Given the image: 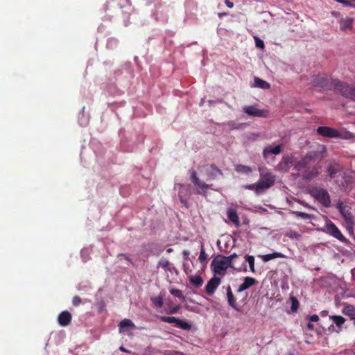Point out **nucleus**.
<instances>
[{
  "mask_svg": "<svg viewBox=\"0 0 355 355\" xmlns=\"http://www.w3.org/2000/svg\"><path fill=\"white\" fill-rule=\"evenodd\" d=\"M119 327L120 328V331H121V329L124 327L134 328L135 326V324L130 319H124L120 322Z\"/></svg>",
  "mask_w": 355,
  "mask_h": 355,
  "instance_id": "obj_30",
  "label": "nucleus"
},
{
  "mask_svg": "<svg viewBox=\"0 0 355 355\" xmlns=\"http://www.w3.org/2000/svg\"><path fill=\"white\" fill-rule=\"evenodd\" d=\"M254 38L256 46L259 49H263L264 48L263 42L257 37H254Z\"/></svg>",
  "mask_w": 355,
  "mask_h": 355,
  "instance_id": "obj_40",
  "label": "nucleus"
},
{
  "mask_svg": "<svg viewBox=\"0 0 355 355\" xmlns=\"http://www.w3.org/2000/svg\"><path fill=\"white\" fill-rule=\"evenodd\" d=\"M182 254H183L184 259H185V260L189 259V257L190 254V252L189 250H184L182 252Z\"/></svg>",
  "mask_w": 355,
  "mask_h": 355,
  "instance_id": "obj_46",
  "label": "nucleus"
},
{
  "mask_svg": "<svg viewBox=\"0 0 355 355\" xmlns=\"http://www.w3.org/2000/svg\"><path fill=\"white\" fill-rule=\"evenodd\" d=\"M353 1H354V2H355V0H353ZM354 7H355V4H354Z\"/></svg>",
  "mask_w": 355,
  "mask_h": 355,
  "instance_id": "obj_56",
  "label": "nucleus"
},
{
  "mask_svg": "<svg viewBox=\"0 0 355 355\" xmlns=\"http://www.w3.org/2000/svg\"><path fill=\"white\" fill-rule=\"evenodd\" d=\"M334 80L329 79L325 74H319L312 77L311 83L314 86L332 89Z\"/></svg>",
  "mask_w": 355,
  "mask_h": 355,
  "instance_id": "obj_7",
  "label": "nucleus"
},
{
  "mask_svg": "<svg viewBox=\"0 0 355 355\" xmlns=\"http://www.w3.org/2000/svg\"><path fill=\"white\" fill-rule=\"evenodd\" d=\"M317 133L324 137L327 138H347L349 132L340 131L335 128L327 126H320L316 130Z\"/></svg>",
  "mask_w": 355,
  "mask_h": 355,
  "instance_id": "obj_3",
  "label": "nucleus"
},
{
  "mask_svg": "<svg viewBox=\"0 0 355 355\" xmlns=\"http://www.w3.org/2000/svg\"><path fill=\"white\" fill-rule=\"evenodd\" d=\"M207 259H208V254L205 252L204 245L201 244L200 252L198 260L203 266H205L207 263Z\"/></svg>",
  "mask_w": 355,
  "mask_h": 355,
  "instance_id": "obj_25",
  "label": "nucleus"
},
{
  "mask_svg": "<svg viewBox=\"0 0 355 355\" xmlns=\"http://www.w3.org/2000/svg\"><path fill=\"white\" fill-rule=\"evenodd\" d=\"M342 169V166L338 163L333 161L329 164L327 172L331 178H334L341 172Z\"/></svg>",
  "mask_w": 355,
  "mask_h": 355,
  "instance_id": "obj_18",
  "label": "nucleus"
},
{
  "mask_svg": "<svg viewBox=\"0 0 355 355\" xmlns=\"http://www.w3.org/2000/svg\"><path fill=\"white\" fill-rule=\"evenodd\" d=\"M318 169L315 166L311 167L310 165L302 173V178L305 180H310L318 175Z\"/></svg>",
  "mask_w": 355,
  "mask_h": 355,
  "instance_id": "obj_19",
  "label": "nucleus"
},
{
  "mask_svg": "<svg viewBox=\"0 0 355 355\" xmlns=\"http://www.w3.org/2000/svg\"><path fill=\"white\" fill-rule=\"evenodd\" d=\"M261 257L264 262H267L276 258H283L284 256L280 252H273L262 255Z\"/></svg>",
  "mask_w": 355,
  "mask_h": 355,
  "instance_id": "obj_26",
  "label": "nucleus"
},
{
  "mask_svg": "<svg viewBox=\"0 0 355 355\" xmlns=\"http://www.w3.org/2000/svg\"><path fill=\"white\" fill-rule=\"evenodd\" d=\"M353 0H342V1H340V3L346 6H351V7H354V3H352Z\"/></svg>",
  "mask_w": 355,
  "mask_h": 355,
  "instance_id": "obj_43",
  "label": "nucleus"
},
{
  "mask_svg": "<svg viewBox=\"0 0 355 355\" xmlns=\"http://www.w3.org/2000/svg\"><path fill=\"white\" fill-rule=\"evenodd\" d=\"M327 232L341 242L346 243V238L342 234L341 232L336 227V225L331 220H329L326 224Z\"/></svg>",
  "mask_w": 355,
  "mask_h": 355,
  "instance_id": "obj_11",
  "label": "nucleus"
},
{
  "mask_svg": "<svg viewBox=\"0 0 355 355\" xmlns=\"http://www.w3.org/2000/svg\"><path fill=\"white\" fill-rule=\"evenodd\" d=\"M345 315H354L355 314V309L352 305L346 306L343 311Z\"/></svg>",
  "mask_w": 355,
  "mask_h": 355,
  "instance_id": "obj_37",
  "label": "nucleus"
},
{
  "mask_svg": "<svg viewBox=\"0 0 355 355\" xmlns=\"http://www.w3.org/2000/svg\"><path fill=\"white\" fill-rule=\"evenodd\" d=\"M225 288V286H223ZM226 292H227V300L229 305L232 307L234 309H235L237 311H241V308L237 305L236 302V298L233 294V292L232 291V288L230 286H227L225 287Z\"/></svg>",
  "mask_w": 355,
  "mask_h": 355,
  "instance_id": "obj_17",
  "label": "nucleus"
},
{
  "mask_svg": "<svg viewBox=\"0 0 355 355\" xmlns=\"http://www.w3.org/2000/svg\"><path fill=\"white\" fill-rule=\"evenodd\" d=\"M225 3L230 8H232L234 7L233 2L230 1V0H225Z\"/></svg>",
  "mask_w": 355,
  "mask_h": 355,
  "instance_id": "obj_47",
  "label": "nucleus"
},
{
  "mask_svg": "<svg viewBox=\"0 0 355 355\" xmlns=\"http://www.w3.org/2000/svg\"><path fill=\"white\" fill-rule=\"evenodd\" d=\"M340 213L347 223L352 222V215L349 210H347V209H346V208H345V210L341 211V212H340Z\"/></svg>",
  "mask_w": 355,
  "mask_h": 355,
  "instance_id": "obj_36",
  "label": "nucleus"
},
{
  "mask_svg": "<svg viewBox=\"0 0 355 355\" xmlns=\"http://www.w3.org/2000/svg\"><path fill=\"white\" fill-rule=\"evenodd\" d=\"M291 310L293 313H295L296 312L298 309H299V306H300V303H299V301L297 300V299L294 297V296H291Z\"/></svg>",
  "mask_w": 355,
  "mask_h": 355,
  "instance_id": "obj_33",
  "label": "nucleus"
},
{
  "mask_svg": "<svg viewBox=\"0 0 355 355\" xmlns=\"http://www.w3.org/2000/svg\"><path fill=\"white\" fill-rule=\"evenodd\" d=\"M71 319H72V316H71V314L67 311H64L62 312H61L59 315H58V323L60 324V325L62 326V327H66L67 325H69L71 321Z\"/></svg>",
  "mask_w": 355,
  "mask_h": 355,
  "instance_id": "obj_20",
  "label": "nucleus"
},
{
  "mask_svg": "<svg viewBox=\"0 0 355 355\" xmlns=\"http://www.w3.org/2000/svg\"><path fill=\"white\" fill-rule=\"evenodd\" d=\"M170 293L175 297H177L178 298H181L182 300L184 299V297L182 295V292L179 289L175 288H171L170 290Z\"/></svg>",
  "mask_w": 355,
  "mask_h": 355,
  "instance_id": "obj_39",
  "label": "nucleus"
},
{
  "mask_svg": "<svg viewBox=\"0 0 355 355\" xmlns=\"http://www.w3.org/2000/svg\"><path fill=\"white\" fill-rule=\"evenodd\" d=\"M81 302H82V300L79 296L76 295L73 297L72 304L73 306H78L81 304Z\"/></svg>",
  "mask_w": 355,
  "mask_h": 355,
  "instance_id": "obj_41",
  "label": "nucleus"
},
{
  "mask_svg": "<svg viewBox=\"0 0 355 355\" xmlns=\"http://www.w3.org/2000/svg\"><path fill=\"white\" fill-rule=\"evenodd\" d=\"M337 209L339 210L340 212H341V211H343L345 210V208H346L344 205H343V203L342 202H339L338 204H337Z\"/></svg>",
  "mask_w": 355,
  "mask_h": 355,
  "instance_id": "obj_45",
  "label": "nucleus"
},
{
  "mask_svg": "<svg viewBox=\"0 0 355 355\" xmlns=\"http://www.w3.org/2000/svg\"><path fill=\"white\" fill-rule=\"evenodd\" d=\"M205 175L207 180H213L217 178L218 175H223L220 168L215 164H211L205 168Z\"/></svg>",
  "mask_w": 355,
  "mask_h": 355,
  "instance_id": "obj_14",
  "label": "nucleus"
},
{
  "mask_svg": "<svg viewBox=\"0 0 355 355\" xmlns=\"http://www.w3.org/2000/svg\"><path fill=\"white\" fill-rule=\"evenodd\" d=\"M246 189L252 190L254 191L257 194L261 193V191L259 189V186L258 184V182L251 184H247L243 187Z\"/></svg>",
  "mask_w": 355,
  "mask_h": 355,
  "instance_id": "obj_34",
  "label": "nucleus"
},
{
  "mask_svg": "<svg viewBox=\"0 0 355 355\" xmlns=\"http://www.w3.org/2000/svg\"><path fill=\"white\" fill-rule=\"evenodd\" d=\"M336 2H338V3H340V1H342V0H335Z\"/></svg>",
  "mask_w": 355,
  "mask_h": 355,
  "instance_id": "obj_54",
  "label": "nucleus"
},
{
  "mask_svg": "<svg viewBox=\"0 0 355 355\" xmlns=\"http://www.w3.org/2000/svg\"><path fill=\"white\" fill-rule=\"evenodd\" d=\"M254 86L263 89H268L270 87V85L267 81L258 77L254 78Z\"/></svg>",
  "mask_w": 355,
  "mask_h": 355,
  "instance_id": "obj_23",
  "label": "nucleus"
},
{
  "mask_svg": "<svg viewBox=\"0 0 355 355\" xmlns=\"http://www.w3.org/2000/svg\"><path fill=\"white\" fill-rule=\"evenodd\" d=\"M161 321L168 323H175L176 326L184 330H190L191 325L189 322L182 320L178 318L173 316H159Z\"/></svg>",
  "mask_w": 355,
  "mask_h": 355,
  "instance_id": "obj_9",
  "label": "nucleus"
},
{
  "mask_svg": "<svg viewBox=\"0 0 355 355\" xmlns=\"http://www.w3.org/2000/svg\"><path fill=\"white\" fill-rule=\"evenodd\" d=\"M307 328H308L309 329H310V330H313V329H314V325H313L312 323L309 322V323L307 324Z\"/></svg>",
  "mask_w": 355,
  "mask_h": 355,
  "instance_id": "obj_48",
  "label": "nucleus"
},
{
  "mask_svg": "<svg viewBox=\"0 0 355 355\" xmlns=\"http://www.w3.org/2000/svg\"><path fill=\"white\" fill-rule=\"evenodd\" d=\"M166 251H167V252L170 253L173 251V250H172V248H168V249H167Z\"/></svg>",
  "mask_w": 355,
  "mask_h": 355,
  "instance_id": "obj_53",
  "label": "nucleus"
},
{
  "mask_svg": "<svg viewBox=\"0 0 355 355\" xmlns=\"http://www.w3.org/2000/svg\"><path fill=\"white\" fill-rule=\"evenodd\" d=\"M220 278L214 275L211 279H210L208 281L207 285L205 286V293L208 295H212L215 293L216 288L220 285Z\"/></svg>",
  "mask_w": 355,
  "mask_h": 355,
  "instance_id": "obj_12",
  "label": "nucleus"
},
{
  "mask_svg": "<svg viewBox=\"0 0 355 355\" xmlns=\"http://www.w3.org/2000/svg\"><path fill=\"white\" fill-rule=\"evenodd\" d=\"M227 217H228V219L230 221H232L234 225H236V226L239 225V224H240L239 218L236 211L234 209H228Z\"/></svg>",
  "mask_w": 355,
  "mask_h": 355,
  "instance_id": "obj_24",
  "label": "nucleus"
},
{
  "mask_svg": "<svg viewBox=\"0 0 355 355\" xmlns=\"http://www.w3.org/2000/svg\"><path fill=\"white\" fill-rule=\"evenodd\" d=\"M170 313H176V309H173V310H171V311H170Z\"/></svg>",
  "mask_w": 355,
  "mask_h": 355,
  "instance_id": "obj_52",
  "label": "nucleus"
},
{
  "mask_svg": "<svg viewBox=\"0 0 355 355\" xmlns=\"http://www.w3.org/2000/svg\"><path fill=\"white\" fill-rule=\"evenodd\" d=\"M235 170L238 173H245V174H249L252 171V168L250 166L243 165V164L236 165L235 167Z\"/></svg>",
  "mask_w": 355,
  "mask_h": 355,
  "instance_id": "obj_27",
  "label": "nucleus"
},
{
  "mask_svg": "<svg viewBox=\"0 0 355 355\" xmlns=\"http://www.w3.org/2000/svg\"><path fill=\"white\" fill-rule=\"evenodd\" d=\"M228 268H234V265H230L223 255H217L214 258L211 263V269L214 275L224 276Z\"/></svg>",
  "mask_w": 355,
  "mask_h": 355,
  "instance_id": "obj_1",
  "label": "nucleus"
},
{
  "mask_svg": "<svg viewBox=\"0 0 355 355\" xmlns=\"http://www.w3.org/2000/svg\"><path fill=\"white\" fill-rule=\"evenodd\" d=\"M189 173L191 182L197 188L196 193L206 196L207 190L211 187V185L201 181L198 177L196 170L191 168L189 171Z\"/></svg>",
  "mask_w": 355,
  "mask_h": 355,
  "instance_id": "obj_4",
  "label": "nucleus"
},
{
  "mask_svg": "<svg viewBox=\"0 0 355 355\" xmlns=\"http://www.w3.org/2000/svg\"><path fill=\"white\" fill-rule=\"evenodd\" d=\"M321 315L322 316H325L327 315V311H322L321 313H320Z\"/></svg>",
  "mask_w": 355,
  "mask_h": 355,
  "instance_id": "obj_51",
  "label": "nucleus"
},
{
  "mask_svg": "<svg viewBox=\"0 0 355 355\" xmlns=\"http://www.w3.org/2000/svg\"><path fill=\"white\" fill-rule=\"evenodd\" d=\"M257 283V281L251 277H245L244 278L243 282L239 286L237 289V293H241L252 286L256 284Z\"/></svg>",
  "mask_w": 355,
  "mask_h": 355,
  "instance_id": "obj_21",
  "label": "nucleus"
},
{
  "mask_svg": "<svg viewBox=\"0 0 355 355\" xmlns=\"http://www.w3.org/2000/svg\"><path fill=\"white\" fill-rule=\"evenodd\" d=\"M237 257L238 255L236 253H233L231 255L226 257V259L227 260L228 262H230V265H233L232 261Z\"/></svg>",
  "mask_w": 355,
  "mask_h": 355,
  "instance_id": "obj_42",
  "label": "nucleus"
},
{
  "mask_svg": "<svg viewBox=\"0 0 355 355\" xmlns=\"http://www.w3.org/2000/svg\"><path fill=\"white\" fill-rule=\"evenodd\" d=\"M151 301L158 308L163 306L164 301L162 295L151 297Z\"/></svg>",
  "mask_w": 355,
  "mask_h": 355,
  "instance_id": "obj_32",
  "label": "nucleus"
},
{
  "mask_svg": "<svg viewBox=\"0 0 355 355\" xmlns=\"http://www.w3.org/2000/svg\"><path fill=\"white\" fill-rule=\"evenodd\" d=\"M119 349L121 351V352H128L130 353V352L127 350L123 346H121L119 347Z\"/></svg>",
  "mask_w": 355,
  "mask_h": 355,
  "instance_id": "obj_50",
  "label": "nucleus"
},
{
  "mask_svg": "<svg viewBox=\"0 0 355 355\" xmlns=\"http://www.w3.org/2000/svg\"><path fill=\"white\" fill-rule=\"evenodd\" d=\"M190 282L196 287H200L202 285L203 280L200 276H191L189 278Z\"/></svg>",
  "mask_w": 355,
  "mask_h": 355,
  "instance_id": "obj_28",
  "label": "nucleus"
},
{
  "mask_svg": "<svg viewBox=\"0 0 355 355\" xmlns=\"http://www.w3.org/2000/svg\"><path fill=\"white\" fill-rule=\"evenodd\" d=\"M333 83L332 89H336L345 97L354 98L355 87L337 80H334Z\"/></svg>",
  "mask_w": 355,
  "mask_h": 355,
  "instance_id": "obj_6",
  "label": "nucleus"
},
{
  "mask_svg": "<svg viewBox=\"0 0 355 355\" xmlns=\"http://www.w3.org/2000/svg\"><path fill=\"white\" fill-rule=\"evenodd\" d=\"M333 83L332 89H336L345 97L354 98L355 87L337 80H334Z\"/></svg>",
  "mask_w": 355,
  "mask_h": 355,
  "instance_id": "obj_5",
  "label": "nucleus"
},
{
  "mask_svg": "<svg viewBox=\"0 0 355 355\" xmlns=\"http://www.w3.org/2000/svg\"><path fill=\"white\" fill-rule=\"evenodd\" d=\"M293 214H295L297 217H299V218H301L303 219H311L313 218L312 215L307 214V213L302 212V211H294Z\"/></svg>",
  "mask_w": 355,
  "mask_h": 355,
  "instance_id": "obj_38",
  "label": "nucleus"
},
{
  "mask_svg": "<svg viewBox=\"0 0 355 355\" xmlns=\"http://www.w3.org/2000/svg\"><path fill=\"white\" fill-rule=\"evenodd\" d=\"M353 1H354V2H355V0H353ZM354 7H355V4H354Z\"/></svg>",
  "mask_w": 355,
  "mask_h": 355,
  "instance_id": "obj_55",
  "label": "nucleus"
},
{
  "mask_svg": "<svg viewBox=\"0 0 355 355\" xmlns=\"http://www.w3.org/2000/svg\"><path fill=\"white\" fill-rule=\"evenodd\" d=\"M309 320L311 322H317L319 320V317L318 315L314 314V315H309Z\"/></svg>",
  "mask_w": 355,
  "mask_h": 355,
  "instance_id": "obj_44",
  "label": "nucleus"
},
{
  "mask_svg": "<svg viewBox=\"0 0 355 355\" xmlns=\"http://www.w3.org/2000/svg\"><path fill=\"white\" fill-rule=\"evenodd\" d=\"M245 261L248 263L250 270L252 272H255L254 269V257L252 255H246L245 257Z\"/></svg>",
  "mask_w": 355,
  "mask_h": 355,
  "instance_id": "obj_31",
  "label": "nucleus"
},
{
  "mask_svg": "<svg viewBox=\"0 0 355 355\" xmlns=\"http://www.w3.org/2000/svg\"><path fill=\"white\" fill-rule=\"evenodd\" d=\"M119 257H123L125 259V260L130 261V259L125 254H119Z\"/></svg>",
  "mask_w": 355,
  "mask_h": 355,
  "instance_id": "obj_49",
  "label": "nucleus"
},
{
  "mask_svg": "<svg viewBox=\"0 0 355 355\" xmlns=\"http://www.w3.org/2000/svg\"><path fill=\"white\" fill-rule=\"evenodd\" d=\"M283 149V145L279 144L275 146V147H272L271 146H268L265 147L263 150V157L265 159H267L271 154L273 155H279L282 153Z\"/></svg>",
  "mask_w": 355,
  "mask_h": 355,
  "instance_id": "obj_13",
  "label": "nucleus"
},
{
  "mask_svg": "<svg viewBox=\"0 0 355 355\" xmlns=\"http://www.w3.org/2000/svg\"><path fill=\"white\" fill-rule=\"evenodd\" d=\"M293 159L290 156H284L277 164V169L282 172H287L293 164Z\"/></svg>",
  "mask_w": 355,
  "mask_h": 355,
  "instance_id": "obj_15",
  "label": "nucleus"
},
{
  "mask_svg": "<svg viewBox=\"0 0 355 355\" xmlns=\"http://www.w3.org/2000/svg\"><path fill=\"white\" fill-rule=\"evenodd\" d=\"M170 263L169 261L165 259V258H162L158 263H157V268H163L164 270H165L166 271H168V270H171L170 268Z\"/></svg>",
  "mask_w": 355,
  "mask_h": 355,
  "instance_id": "obj_29",
  "label": "nucleus"
},
{
  "mask_svg": "<svg viewBox=\"0 0 355 355\" xmlns=\"http://www.w3.org/2000/svg\"><path fill=\"white\" fill-rule=\"evenodd\" d=\"M309 194L324 207L331 206V198L328 191L320 187H313L309 189Z\"/></svg>",
  "mask_w": 355,
  "mask_h": 355,
  "instance_id": "obj_2",
  "label": "nucleus"
},
{
  "mask_svg": "<svg viewBox=\"0 0 355 355\" xmlns=\"http://www.w3.org/2000/svg\"><path fill=\"white\" fill-rule=\"evenodd\" d=\"M275 176L272 173H261L258 184L261 193L270 188L275 184Z\"/></svg>",
  "mask_w": 355,
  "mask_h": 355,
  "instance_id": "obj_8",
  "label": "nucleus"
},
{
  "mask_svg": "<svg viewBox=\"0 0 355 355\" xmlns=\"http://www.w3.org/2000/svg\"><path fill=\"white\" fill-rule=\"evenodd\" d=\"M243 112L250 116L267 118L269 116V112L266 110H259L256 106H245L243 108Z\"/></svg>",
  "mask_w": 355,
  "mask_h": 355,
  "instance_id": "obj_10",
  "label": "nucleus"
},
{
  "mask_svg": "<svg viewBox=\"0 0 355 355\" xmlns=\"http://www.w3.org/2000/svg\"><path fill=\"white\" fill-rule=\"evenodd\" d=\"M331 319L338 327H340L345 322V319L340 315H333L331 316Z\"/></svg>",
  "mask_w": 355,
  "mask_h": 355,
  "instance_id": "obj_35",
  "label": "nucleus"
},
{
  "mask_svg": "<svg viewBox=\"0 0 355 355\" xmlns=\"http://www.w3.org/2000/svg\"><path fill=\"white\" fill-rule=\"evenodd\" d=\"M313 160V157L311 155H306L301 160L297 162L295 165V168L298 172H303L306 168L310 163Z\"/></svg>",
  "mask_w": 355,
  "mask_h": 355,
  "instance_id": "obj_16",
  "label": "nucleus"
},
{
  "mask_svg": "<svg viewBox=\"0 0 355 355\" xmlns=\"http://www.w3.org/2000/svg\"><path fill=\"white\" fill-rule=\"evenodd\" d=\"M354 19L351 17L341 18L339 20L340 28L341 31L351 30L353 28Z\"/></svg>",
  "mask_w": 355,
  "mask_h": 355,
  "instance_id": "obj_22",
  "label": "nucleus"
}]
</instances>
